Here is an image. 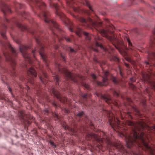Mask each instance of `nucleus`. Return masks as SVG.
<instances>
[{
    "instance_id": "46",
    "label": "nucleus",
    "mask_w": 155,
    "mask_h": 155,
    "mask_svg": "<svg viewBox=\"0 0 155 155\" xmlns=\"http://www.w3.org/2000/svg\"><path fill=\"white\" fill-rule=\"evenodd\" d=\"M44 17L45 18H46V15H45V14H44Z\"/></svg>"
},
{
    "instance_id": "3",
    "label": "nucleus",
    "mask_w": 155,
    "mask_h": 155,
    "mask_svg": "<svg viewBox=\"0 0 155 155\" xmlns=\"http://www.w3.org/2000/svg\"><path fill=\"white\" fill-rule=\"evenodd\" d=\"M101 32L102 35L107 38L111 42L113 41H117V39L114 36L113 37L108 36L107 32L104 30H102Z\"/></svg>"
},
{
    "instance_id": "54",
    "label": "nucleus",
    "mask_w": 155,
    "mask_h": 155,
    "mask_svg": "<svg viewBox=\"0 0 155 155\" xmlns=\"http://www.w3.org/2000/svg\"><path fill=\"white\" fill-rule=\"evenodd\" d=\"M45 111L47 113L48 112V110H45Z\"/></svg>"
},
{
    "instance_id": "7",
    "label": "nucleus",
    "mask_w": 155,
    "mask_h": 155,
    "mask_svg": "<svg viewBox=\"0 0 155 155\" xmlns=\"http://www.w3.org/2000/svg\"><path fill=\"white\" fill-rule=\"evenodd\" d=\"M65 75L68 78H70L71 80L73 81L74 82H76V80L75 79L73 78V75H72L71 73L69 71H67L65 73Z\"/></svg>"
},
{
    "instance_id": "14",
    "label": "nucleus",
    "mask_w": 155,
    "mask_h": 155,
    "mask_svg": "<svg viewBox=\"0 0 155 155\" xmlns=\"http://www.w3.org/2000/svg\"><path fill=\"white\" fill-rule=\"evenodd\" d=\"M79 20L82 22H85L86 20L83 17H81L79 19Z\"/></svg>"
},
{
    "instance_id": "53",
    "label": "nucleus",
    "mask_w": 155,
    "mask_h": 155,
    "mask_svg": "<svg viewBox=\"0 0 155 155\" xmlns=\"http://www.w3.org/2000/svg\"><path fill=\"white\" fill-rule=\"evenodd\" d=\"M67 100V99L66 98H65L64 99V101H66Z\"/></svg>"
},
{
    "instance_id": "44",
    "label": "nucleus",
    "mask_w": 155,
    "mask_h": 155,
    "mask_svg": "<svg viewBox=\"0 0 155 155\" xmlns=\"http://www.w3.org/2000/svg\"><path fill=\"white\" fill-rule=\"evenodd\" d=\"M36 50H34L32 51V52L33 53H34V52H35V51H36Z\"/></svg>"
},
{
    "instance_id": "18",
    "label": "nucleus",
    "mask_w": 155,
    "mask_h": 155,
    "mask_svg": "<svg viewBox=\"0 0 155 155\" xmlns=\"http://www.w3.org/2000/svg\"><path fill=\"white\" fill-rule=\"evenodd\" d=\"M84 86L86 88L88 89L89 87V86L88 84H83Z\"/></svg>"
},
{
    "instance_id": "26",
    "label": "nucleus",
    "mask_w": 155,
    "mask_h": 155,
    "mask_svg": "<svg viewBox=\"0 0 155 155\" xmlns=\"http://www.w3.org/2000/svg\"><path fill=\"white\" fill-rule=\"evenodd\" d=\"M28 81L30 82L31 84H33L34 83V81L33 80L31 79H30Z\"/></svg>"
},
{
    "instance_id": "13",
    "label": "nucleus",
    "mask_w": 155,
    "mask_h": 155,
    "mask_svg": "<svg viewBox=\"0 0 155 155\" xmlns=\"http://www.w3.org/2000/svg\"><path fill=\"white\" fill-rule=\"evenodd\" d=\"M83 33L86 36V39L89 40L90 39V38L89 37L88 35V34L87 32H84Z\"/></svg>"
},
{
    "instance_id": "20",
    "label": "nucleus",
    "mask_w": 155,
    "mask_h": 155,
    "mask_svg": "<svg viewBox=\"0 0 155 155\" xmlns=\"http://www.w3.org/2000/svg\"><path fill=\"white\" fill-rule=\"evenodd\" d=\"M140 125L143 128L145 127V123L142 122L141 123H140Z\"/></svg>"
},
{
    "instance_id": "21",
    "label": "nucleus",
    "mask_w": 155,
    "mask_h": 155,
    "mask_svg": "<svg viewBox=\"0 0 155 155\" xmlns=\"http://www.w3.org/2000/svg\"><path fill=\"white\" fill-rule=\"evenodd\" d=\"M83 112H80L79 113H78L77 114V115L78 116H81L83 115Z\"/></svg>"
},
{
    "instance_id": "17",
    "label": "nucleus",
    "mask_w": 155,
    "mask_h": 155,
    "mask_svg": "<svg viewBox=\"0 0 155 155\" xmlns=\"http://www.w3.org/2000/svg\"><path fill=\"white\" fill-rule=\"evenodd\" d=\"M96 45L97 46L100 47V48H101L104 49V48L103 46L102 45H100L97 42H96Z\"/></svg>"
},
{
    "instance_id": "51",
    "label": "nucleus",
    "mask_w": 155,
    "mask_h": 155,
    "mask_svg": "<svg viewBox=\"0 0 155 155\" xmlns=\"http://www.w3.org/2000/svg\"><path fill=\"white\" fill-rule=\"evenodd\" d=\"M69 29H70V31H72V30L70 28Z\"/></svg>"
},
{
    "instance_id": "47",
    "label": "nucleus",
    "mask_w": 155,
    "mask_h": 155,
    "mask_svg": "<svg viewBox=\"0 0 155 155\" xmlns=\"http://www.w3.org/2000/svg\"><path fill=\"white\" fill-rule=\"evenodd\" d=\"M146 64H149V62H146Z\"/></svg>"
},
{
    "instance_id": "30",
    "label": "nucleus",
    "mask_w": 155,
    "mask_h": 155,
    "mask_svg": "<svg viewBox=\"0 0 155 155\" xmlns=\"http://www.w3.org/2000/svg\"><path fill=\"white\" fill-rule=\"evenodd\" d=\"M114 95H117V96H119V94H118L116 91H115L114 93Z\"/></svg>"
},
{
    "instance_id": "50",
    "label": "nucleus",
    "mask_w": 155,
    "mask_h": 155,
    "mask_svg": "<svg viewBox=\"0 0 155 155\" xmlns=\"http://www.w3.org/2000/svg\"><path fill=\"white\" fill-rule=\"evenodd\" d=\"M18 25L19 26V27H21V25L20 24H18Z\"/></svg>"
},
{
    "instance_id": "29",
    "label": "nucleus",
    "mask_w": 155,
    "mask_h": 155,
    "mask_svg": "<svg viewBox=\"0 0 155 155\" xmlns=\"http://www.w3.org/2000/svg\"><path fill=\"white\" fill-rule=\"evenodd\" d=\"M87 95V93H85L84 94L83 96L82 97L84 98H85L86 97Z\"/></svg>"
},
{
    "instance_id": "19",
    "label": "nucleus",
    "mask_w": 155,
    "mask_h": 155,
    "mask_svg": "<svg viewBox=\"0 0 155 155\" xmlns=\"http://www.w3.org/2000/svg\"><path fill=\"white\" fill-rule=\"evenodd\" d=\"M112 81L114 83H116L117 82V79L115 77H114L112 78Z\"/></svg>"
},
{
    "instance_id": "58",
    "label": "nucleus",
    "mask_w": 155,
    "mask_h": 155,
    "mask_svg": "<svg viewBox=\"0 0 155 155\" xmlns=\"http://www.w3.org/2000/svg\"><path fill=\"white\" fill-rule=\"evenodd\" d=\"M66 112H68V111L67 110H66Z\"/></svg>"
},
{
    "instance_id": "37",
    "label": "nucleus",
    "mask_w": 155,
    "mask_h": 155,
    "mask_svg": "<svg viewBox=\"0 0 155 155\" xmlns=\"http://www.w3.org/2000/svg\"><path fill=\"white\" fill-rule=\"evenodd\" d=\"M125 65L127 67H129V64L127 63H125Z\"/></svg>"
},
{
    "instance_id": "16",
    "label": "nucleus",
    "mask_w": 155,
    "mask_h": 155,
    "mask_svg": "<svg viewBox=\"0 0 155 155\" xmlns=\"http://www.w3.org/2000/svg\"><path fill=\"white\" fill-rule=\"evenodd\" d=\"M54 81H55V83H56V84H57V83L59 81V79L58 78V76L56 75H55V76Z\"/></svg>"
},
{
    "instance_id": "57",
    "label": "nucleus",
    "mask_w": 155,
    "mask_h": 155,
    "mask_svg": "<svg viewBox=\"0 0 155 155\" xmlns=\"http://www.w3.org/2000/svg\"><path fill=\"white\" fill-rule=\"evenodd\" d=\"M2 11H3V12L5 14V12H4V11L3 10Z\"/></svg>"
},
{
    "instance_id": "1",
    "label": "nucleus",
    "mask_w": 155,
    "mask_h": 155,
    "mask_svg": "<svg viewBox=\"0 0 155 155\" xmlns=\"http://www.w3.org/2000/svg\"><path fill=\"white\" fill-rule=\"evenodd\" d=\"M133 134V138L130 136H129L127 138H126V145L127 147L130 148L134 142H135L138 145L139 144L140 142L145 147L151 155H153V153L155 151V148H153L149 146L147 142L148 140L147 139V137L144 133L142 132L140 136L138 137L137 132L134 130Z\"/></svg>"
},
{
    "instance_id": "11",
    "label": "nucleus",
    "mask_w": 155,
    "mask_h": 155,
    "mask_svg": "<svg viewBox=\"0 0 155 155\" xmlns=\"http://www.w3.org/2000/svg\"><path fill=\"white\" fill-rule=\"evenodd\" d=\"M8 47L9 49L11 50L12 52L13 53H15V50L13 48L12 46L10 44H9L8 45Z\"/></svg>"
},
{
    "instance_id": "8",
    "label": "nucleus",
    "mask_w": 155,
    "mask_h": 155,
    "mask_svg": "<svg viewBox=\"0 0 155 155\" xmlns=\"http://www.w3.org/2000/svg\"><path fill=\"white\" fill-rule=\"evenodd\" d=\"M101 97L107 103H109L111 101L110 98L109 97H107L105 95H102Z\"/></svg>"
},
{
    "instance_id": "25",
    "label": "nucleus",
    "mask_w": 155,
    "mask_h": 155,
    "mask_svg": "<svg viewBox=\"0 0 155 155\" xmlns=\"http://www.w3.org/2000/svg\"><path fill=\"white\" fill-rule=\"evenodd\" d=\"M86 3H87V6L89 8V9L91 10V6L90 5L89 3L87 2H86Z\"/></svg>"
},
{
    "instance_id": "55",
    "label": "nucleus",
    "mask_w": 155,
    "mask_h": 155,
    "mask_svg": "<svg viewBox=\"0 0 155 155\" xmlns=\"http://www.w3.org/2000/svg\"><path fill=\"white\" fill-rule=\"evenodd\" d=\"M123 136V135L121 134V135H120V136L121 137H122Z\"/></svg>"
},
{
    "instance_id": "43",
    "label": "nucleus",
    "mask_w": 155,
    "mask_h": 155,
    "mask_svg": "<svg viewBox=\"0 0 155 155\" xmlns=\"http://www.w3.org/2000/svg\"><path fill=\"white\" fill-rule=\"evenodd\" d=\"M45 22H48V20H45Z\"/></svg>"
},
{
    "instance_id": "56",
    "label": "nucleus",
    "mask_w": 155,
    "mask_h": 155,
    "mask_svg": "<svg viewBox=\"0 0 155 155\" xmlns=\"http://www.w3.org/2000/svg\"><path fill=\"white\" fill-rule=\"evenodd\" d=\"M134 87V85H132V87L133 88Z\"/></svg>"
},
{
    "instance_id": "39",
    "label": "nucleus",
    "mask_w": 155,
    "mask_h": 155,
    "mask_svg": "<svg viewBox=\"0 0 155 155\" xmlns=\"http://www.w3.org/2000/svg\"><path fill=\"white\" fill-rule=\"evenodd\" d=\"M94 50L95 51H97V52L98 51V50L97 49H94Z\"/></svg>"
},
{
    "instance_id": "45",
    "label": "nucleus",
    "mask_w": 155,
    "mask_h": 155,
    "mask_svg": "<svg viewBox=\"0 0 155 155\" xmlns=\"http://www.w3.org/2000/svg\"><path fill=\"white\" fill-rule=\"evenodd\" d=\"M126 60H127V61H130V59H129V58H127L126 59Z\"/></svg>"
},
{
    "instance_id": "34",
    "label": "nucleus",
    "mask_w": 155,
    "mask_h": 155,
    "mask_svg": "<svg viewBox=\"0 0 155 155\" xmlns=\"http://www.w3.org/2000/svg\"><path fill=\"white\" fill-rule=\"evenodd\" d=\"M53 104L54 105V106H55V107H56L57 106V105L56 104V103L55 102H54L53 103Z\"/></svg>"
},
{
    "instance_id": "40",
    "label": "nucleus",
    "mask_w": 155,
    "mask_h": 155,
    "mask_svg": "<svg viewBox=\"0 0 155 155\" xmlns=\"http://www.w3.org/2000/svg\"><path fill=\"white\" fill-rule=\"evenodd\" d=\"M8 90H9V91L10 92H11V91H12V89H11L10 87H9L8 88Z\"/></svg>"
},
{
    "instance_id": "24",
    "label": "nucleus",
    "mask_w": 155,
    "mask_h": 155,
    "mask_svg": "<svg viewBox=\"0 0 155 155\" xmlns=\"http://www.w3.org/2000/svg\"><path fill=\"white\" fill-rule=\"evenodd\" d=\"M127 42H128L129 45H130V46L132 45V44L130 42V40L128 38H127Z\"/></svg>"
},
{
    "instance_id": "12",
    "label": "nucleus",
    "mask_w": 155,
    "mask_h": 155,
    "mask_svg": "<svg viewBox=\"0 0 155 155\" xmlns=\"http://www.w3.org/2000/svg\"><path fill=\"white\" fill-rule=\"evenodd\" d=\"M5 55V56L7 60H10L14 64H15V61L14 60H13V59H12L11 58H8V57L7 56H6L5 54H4Z\"/></svg>"
},
{
    "instance_id": "2",
    "label": "nucleus",
    "mask_w": 155,
    "mask_h": 155,
    "mask_svg": "<svg viewBox=\"0 0 155 155\" xmlns=\"http://www.w3.org/2000/svg\"><path fill=\"white\" fill-rule=\"evenodd\" d=\"M29 47L24 45H21L20 47L21 52L23 56L25 58H27L29 62L31 61L29 55L26 52V51L28 49Z\"/></svg>"
},
{
    "instance_id": "36",
    "label": "nucleus",
    "mask_w": 155,
    "mask_h": 155,
    "mask_svg": "<svg viewBox=\"0 0 155 155\" xmlns=\"http://www.w3.org/2000/svg\"><path fill=\"white\" fill-rule=\"evenodd\" d=\"M1 35L2 36V37H3L4 38H5V34H3L2 33Z\"/></svg>"
},
{
    "instance_id": "9",
    "label": "nucleus",
    "mask_w": 155,
    "mask_h": 155,
    "mask_svg": "<svg viewBox=\"0 0 155 155\" xmlns=\"http://www.w3.org/2000/svg\"><path fill=\"white\" fill-rule=\"evenodd\" d=\"M82 32V31L80 28H78L77 29V31H76V33L79 37H80L81 34Z\"/></svg>"
},
{
    "instance_id": "52",
    "label": "nucleus",
    "mask_w": 155,
    "mask_h": 155,
    "mask_svg": "<svg viewBox=\"0 0 155 155\" xmlns=\"http://www.w3.org/2000/svg\"><path fill=\"white\" fill-rule=\"evenodd\" d=\"M60 100L62 102H63L62 99H61V98H60Z\"/></svg>"
},
{
    "instance_id": "22",
    "label": "nucleus",
    "mask_w": 155,
    "mask_h": 155,
    "mask_svg": "<svg viewBox=\"0 0 155 155\" xmlns=\"http://www.w3.org/2000/svg\"><path fill=\"white\" fill-rule=\"evenodd\" d=\"M130 80L132 82H135L136 79L135 78L132 77L130 78Z\"/></svg>"
},
{
    "instance_id": "41",
    "label": "nucleus",
    "mask_w": 155,
    "mask_h": 155,
    "mask_svg": "<svg viewBox=\"0 0 155 155\" xmlns=\"http://www.w3.org/2000/svg\"><path fill=\"white\" fill-rule=\"evenodd\" d=\"M55 116H56L57 118H58V115H57V114H55Z\"/></svg>"
},
{
    "instance_id": "23",
    "label": "nucleus",
    "mask_w": 155,
    "mask_h": 155,
    "mask_svg": "<svg viewBox=\"0 0 155 155\" xmlns=\"http://www.w3.org/2000/svg\"><path fill=\"white\" fill-rule=\"evenodd\" d=\"M50 143L51 145L53 147H56V146L54 145L53 142L52 141H50Z\"/></svg>"
},
{
    "instance_id": "4",
    "label": "nucleus",
    "mask_w": 155,
    "mask_h": 155,
    "mask_svg": "<svg viewBox=\"0 0 155 155\" xmlns=\"http://www.w3.org/2000/svg\"><path fill=\"white\" fill-rule=\"evenodd\" d=\"M108 74V71H106L104 73V76L103 77L102 81L103 82L100 81H97V84L101 86H103L104 85V83L107 82L108 80L107 77Z\"/></svg>"
},
{
    "instance_id": "5",
    "label": "nucleus",
    "mask_w": 155,
    "mask_h": 155,
    "mask_svg": "<svg viewBox=\"0 0 155 155\" xmlns=\"http://www.w3.org/2000/svg\"><path fill=\"white\" fill-rule=\"evenodd\" d=\"M44 50V48L43 47H41L39 51V53L43 61L45 62H46V58L45 55L43 53Z\"/></svg>"
},
{
    "instance_id": "35",
    "label": "nucleus",
    "mask_w": 155,
    "mask_h": 155,
    "mask_svg": "<svg viewBox=\"0 0 155 155\" xmlns=\"http://www.w3.org/2000/svg\"><path fill=\"white\" fill-rule=\"evenodd\" d=\"M70 51L71 52H74L75 51L74 50L71 48H70Z\"/></svg>"
},
{
    "instance_id": "10",
    "label": "nucleus",
    "mask_w": 155,
    "mask_h": 155,
    "mask_svg": "<svg viewBox=\"0 0 155 155\" xmlns=\"http://www.w3.org/2000/svg\"><path fill=\"white\" fill-rule=\"evenodd\" d=\"M87 20L91 23V24L93 25L94 27H96V23L93 21L91 18H88L87 19Z\"/></svg>"
},
{
    "instance_id": "49",
    "label": "nucleus",
    "mask_w": 155,
    "mask_h": 155,
    "mask_svg": "<svg viewBox=\"0 0 155 155\" xmlns=\"http://www.w3.org/2000/svg\"><path fill=\"white\" fill-rule=\"evenodd\" d=\"M40 79L41 80V81L42 82V79L41 78V77H40Z\"/></svg>"
},
{
    "instance_id": "27",
    "label": "nucleus",
    "mask_w": 155,
    "mask_h": 155,
    "mask_svg": "<svg viewBox=\"0 0 155 155\" xmlns=\"http://www.w3.org/2000/svg\"><path fill=\"white\" fill-rule=\"evenodd\" d=\"M91 76V77L94 79H95L96 78V76L94 74H92Z\"/></svg>"
},
{
    "instance_id": "42",
    "label": "nucleus",
    "mask_w": 155,
    "mask_h": 155,
    "mask_svg": "<svg viewBox=\"0 0 155 155\" xmlns=\"http://www.w3.org/2000/svg\"><path fill=\"white\" fill-rule=\"evenodd\" d=\"M43 74L45 77H47V76H46V74H45L44 73V74Z\"/></svg>"
},
{
    "instance_id": "33",
    "label": "nucleus",
    "mask_w": 155,
    "mask_h": 155,
    "mask_svg": "<svg viewBox=\"0 0 155 155\" xmlns=\"http://www.w3.org/2000/svg\"><path fill=\"white\" fill-rule=\"evenodd\" d=\"M151 129L152 130H155V126H154L152 127L151 128Z\"/></svg>"
},
{
    "instance_id": "32",
    "label": "nucleus",
    "mask_w": 155,
    "mask_h": 155,
    "mask_svg": "<svg viewBox=\"0 0 155 155\" xmlns=\"http://www.w3.org/2000/svg\"><path fill=\"white\" fill-rule=\"evenodd\" d=\"M129 124L130 125H134V123L133 122H129Z\"/></svg>"
},
{
    "instance_id": "28",
    "label": "nucleus",
    "mask_w": 155,
    "mask_h": 155,
    "mask_svg": "<svg viewBox=\"0 0 155 155\" xmlns=\"http://www.w3.org/2000/svg\"><path fill=\"white\" fill-rule=\"evenodd\" d=\"M65 39L66 41L67 42H69L70 41V38L69 37H66L65 38Z\"/></svg>"
},
{
    "instance_id": "31",
    "label": "nucleus",
    "mask_w": 155,
    "mask_h": 155,
    "mask_svg": "<svg viewBox=\"0 0 155 155\" xmlns=\"http://www.w3.org/2000/svg\"><path fill=\"white\" fill-rule=\"evenodd\" d=\"M90 136L91 137H95V135L94 134H93L92 133H91L90 134Z\"/></svg>"
},
{
    "instance_id": "15",
    "label": "nucleus",
    "mask_w": 155,
    "mask_h": 155,
    "mask_svg": "<svg viewBox=\"0 0 155 155\" xmlns=\"http://www.w3.org/2000/svg\"><path fill=\"white\" fill-rule=\"evenodd\" d=\"M146 77H145V75H143V78L144 81L147 80V79H149V76L148 75H147Z\"/></svg>"
},
{
    "instance_id": "38",
    "label": "nucleus",
    "mask_w": 155,
    "mask_h": 155,
    "mask_svg": "<svg viewBox=\"0 0 155 155\" xmlns=\"http://www.w3.org/2000/svg\"><path fill=\"white\" fill-rule=\"evenodd\" d=\"M57 64V66L58 67L59 69L60 70L59 67H60V64Z\"/></svg>"
},
{
    "instance_id": "6",
    "label": "nucleus",
    "mask_w": 155,
    "mask_h": 155,
    "mask_svg": "<svg viewBox=\"0 0 155 155\" xmlns=\"http://www.w3.org/2000/svg\"><path fill=\"white\" fill-rule=\"evenodd\" d=\"M28 74H30L32 76H34L36 77L37 76L36 73L35 71L34 70L33 68L31 67L27 71Z\"/></svg>"
},
{
    "instance_id": "48",
    "label": "nucleus",
    "mask_w": 155,
    "mask_h": 155,
    "mask_svg": "<svg viewBox=\"0 0 155 155\" xmlns=\"http://www.w3.org/2000/svg\"><path fill=\"white\" fill-rule=\"evenodd\" d=\"M153 56H155V53H153Z\"/></svg>"
}]
</instances>
